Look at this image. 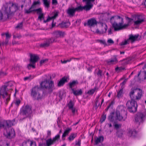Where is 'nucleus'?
Listing matches in <instances>:
<instances>
[{"label": "nucleus", "instance_id": "nucleus-49", "mask_svg": "<svg viewBox=\"0 0 146 146\" xmlns=\"http://www.w3.org/2000/svg\"><path fill=\"white\" fill-rule=\"evenodd\" d=\"M48 61L47 59L41 60L40 62V65L41 66L42 64Z\"/></svg>", "mask_w": 146, "mask_h": 146}, {"label": "nucleus", "instance_id": "nucleus-58", "mask_svg": "<svg viewBox=\"0 0 146 146\" xmlns=\"http://www.w3.org/2000/svg\"><path fill=\"white\" fill-rule=\"evenodd\" d=\"M72 111V114L73 115H74L75 113V112L76 111V109L74 108H73L70 109Z\"/></svg>", "mask_w": 146, "mask_h": 146}, {"label": "nucleus", "instance_id": "nucleus-3", "mask_svg": "<svg viewBox=\"0 0 146 146\" xmlns=\"http://www.w3.org/2000/svg\"><path fill=\"white\" fill-rule=\"evenodd\" d=\"M13 86L11 82H9L8 84L2 86L1 88L0 94L4 100V102L6 105L7 104L8 102L10 99V94L9 93V90H12L9 88Z\"/></svg>", "mask_w": 146, "mask_h": 146}, {"label": "nucleus", "instance_id": "nucleus-23", "mask_svg": "<svg viewBox=\"0 0 146 146\" xmlns=\"http://www.w3.org/2000/svg\"><path fill=\"white\" fill-rule=\"evenodd\" d=\"M104 30L102 31H99L98 29H97L96 31V33L99 34H102L105 33L108 29V26L107 25H105V26L104 27Z\"/></svg>", "mask_w": 146, "mask_h": 146}, {"label": "nucleus", "instance_id": "nucleus-20", "mask_svg": "<svg viewBox=\"0 0 146 146\" xmlns=\"http://www.w3.org/2000/svg\"><path fill=\"white\" fill-rule=\"evenodd\" d=\"M54 34L57 38L63 37L65 33L64 32L58 31L55 32Z\"/></svg>", "mask_w": 146, "mask_h": 146}, {"label": "nucleus", "instance_id": "nucleus-59", "mask_svg": "<svg viewBox=\"0 0 146 146\" xmlns=\"http://www.w3.org/2000/svg\"><path fill=\"white\" fill-rule=\"evenodd\" d=\"M9 39H5V42H3L2 43V44L3 45H7L9 43Z\"/></svg>", "mask_w": 146, "mask_h": 146}, {"label": "nucleus", "instance_id": "nucleus-26", "mask_svg": "<svg viewBox=\"0 0 146 146\" xmlns=\"http://www.w3.org/2000/svg\"><path fill=\"white\" fill-rule=\"evenodd\" d=\"M67 81V78L64 77L59 82L58 86H62L65 83V82Z\"/></svg>", "mask_w": 146, "mask_h": 146}, {"label": "nucleus", "instance_id": "nucleus-34", "mask_svg": "<svg viewBox=\"0 0 146 146\" xmlns=\"http://www.w3.org/2000/svg\"><path fill=\"white\" fill-rule=\"evenodd\" d=\"M66 96L65 94L64 91H60L59 92V96L60 98V100H62L63 98Z\"/></svg>", "mask_w": 146, "mask_h": 146}, {"label": "nucleus", "instance_id": "nucleus-42", "mask_svg": "<svg viewBox=\"0 0 146 146\" xmlns=\"http://www.w3.org/2000/svg\"><path fill=\"white\" fill-rule=\"evenodd\" d=\"M60 137V134H57L52 139L54 143L56 141H58Z\"/></svg>", "mask_w": 146, "mask_h": 146}, {"label": "nucleus", "instance_id": "nucleus-24", "mask_svg": "<svg viewBox=\"0 0 146 146\" xmlns=\"http://www.w3.org/2000/svg\"><path fill=\"white\" fill-rule=\"evenodd\" d=\"M104 140V137L103 136H100L97 137L95 139V143L96 145H97L99 143L102 142Z\"/></svg>", "mask_w": 146, "mask_h": 146}, {"label": "nucleus", "instance_id": "nucleus-2", "mask_svg": "<svg viewBox=\"0 0 146 146\" xmlns=\"http://www.w3.org/2000/svg\"><path fill=\"white\" fill-rule=\"evenodd\" d=\"M126 18L128 20L127 24L124 23L123 18L120 16H114L111 18L110 21L115 31H118L127 28L133 19L128 17H126Z\"/></svg>", "mask_w": 146, "mask_h": 146}, {"label": "nucleus", "instance_id": "nucleus-44", "mask_svg": "<svg viewBox=\"0 0 146 146\" xmlns=\"http://www.w3.org/2000/svg\"><path fill=\"white\" fill-rule=\"evenodd\" d=\"M40 2L39 1H34L32 5H31V8H33V9L35 7V5H38L40 4Z\"/></svg>", "mask_w": 146, "mask_h": 146}, {"label": "nucleus", "instance_id": "nucleus-17", "mask_svg": "<svg viewBox=\"0 0 146 146\" xmlns=\"http://www.w3.org/2000/svg\"><path fill=\"white\" fill-rule=\"evenodd\" d=\"M39 59V57L35 54H31L30 55V62H33L35 63Z\"/></svg>", "mask_w": 146, "mask_h": 146}, {"label": "nucleus", "instance_id": "nucleus-57", "mask_svg": "<svg viewBox=\"0 0 146 146\" xmlns=\"http://www.w3.org/2000/svg\"><path fill=\"white\" fill-rule=\"evenodd\" d=\"M5 36L6 39H9L11 37V35H10L8 33H5Z\"/></svg>", "mask_w": 146, "mask_h": 146}, {"label": "nucleus", "instance_id": "nucleus-64", "mask_svg": "<svg viewBox=\"0 0 146 146\" xmlns=\"http://www.w3.org/2000/svg\"><path fill=\"white\" fill-rule=\"evenodd\" d=\"M20 102H21L20 100H18L16 101V102L15 103V104L17 105L18 106L20 103Z\"/></svg>", "mask_w": 146, "mask_h": 146}, {"label": "nucleus", "instance_id": "nucleus-18", "mask_svg": "<svg viewBox=\"0 0 146 146\" xmlns=\"http://www.w3.org/2000/svg\"><path fill=\"white\" fill-rule=\"evenodd\" d=\"M78 84V82L77 80H73L71 82H70L68 84V85L70 88H71L72 90V89H74L73 88L77 85Z\"/></svg>", "mask_w": 146, "mask_h": 146}, {"label": "nucleus", "instance_id": "nucleus-39", "mask_svg": "<svg viewBox=\"0 0 146 146\" xmlns=\"http://www.w3.org/2000/svg\"><path fill=\"white\" fill-rule=\"evenodd\" d=\"M33 9V8H31V6L29 9H26L25 10V13L29 14L31 13L33 11H34V9Z\"/></svg>", "mask_w": 146, "mask_h": 146}, {"label": "nucleus", "instance_id": "nucleus-56", "mask_svg": "<svg viewBox=\"0 0 146 146\" xmlns=\"http://www.w3.org/2000/svg\"><path fill=\"white\" fill-rule=\"evenodd\" d=\"M81 143V140L80 139H78V141H76L75 145H76L80 146Z\"/></svg>", "mask_w": 146, "mask_h": 146}, {"label": "nucleus", "instance_id": "nucleus-21", "mask_svg": "<svg viewBox=\"0 0 146 146\" xmlns=\"http://www.w3.org/2000/svg\"><path fill=\"white\" fill-rule=\"evenodd\" d=\"M114 114L115 113L114 112H112L108 117V119L110 121L113 122L115 120H117V117H116V116L115 117L114 116Z\"/></svg>", "mask_w": 146, "mask_h": 146}, {"label": "nucleus", "instance_id": "nucleus-50", "mask_svg": "<svg viewBox=\"0 0 146 146\" xmlns=\"http://www.w3.org/2000/svg\"><path fill=\"white\" fill-rule=\"evenodd\" d=\"M96 74L98 77H100L102 76V71L100 70H99Z\"/></svg>", "mask_w": 146, "mask_h": 146}, {"label": "nucleus", "instance_id": "nucleus-61", "mask_svg": "<svg viewBox=\"0 0 146 146\" xmlns=\"http://www.w3.org/2000/svg\"><path fill=\"white\" fill-rule=\"evenodd\" d=\"M124 69V68L121 67H117L115 69V70H123Z\"/></svg>", "mask_w": 146, "mask_h": 146}, {"label": "nucleus", "instance_id": "nucleus-37", "mask_svg": "<svg viewBox=\"0 0 146 146\" xmlns=\"http://www.w3.org/2000/svg\"><path fill=\"white\" fill-rule=\"evenodd\" d=\"M123 131L122 130H118L116 133V135L118 137H120L122 136L123 135Z\"/></svg>", "mask_w": 146, "mask_h": 146}, {"label": "nucleus", "instance_id": "nucleus-8", "mask_svg": "<svg viewBox=\"0 0 146 146\" xmlns=\"http://www.w3.org/2000/svg\"><path fill=\"white\" fill-rule=\"evenodd\" d=\"M146 116V110L143 109L137 113L135 115V120L137 123L139 125L143 121L145 118Z\"/></svg>", "mask_w": 146, "mask_h": 146}, {"label": "nucleus", "instance_id": "nucleus-11", "mask_svg": "<svg viewBox=\"0 0 146 146\" xmlns=\"http://www.w3.org/2000/svg\"><path fill=\"white\" fill-rule=\"evenodd\" d=\"M13 125V123L10 120L5 121L2 120L0 121V128H3L6 129V127H9Z\"/></svg>", "mask_w": 146, "mask_h": 146}, {"label": "nucleus", "instance_id": "nucleus-13", "mask_svg": "<svg viewBox=\"0 0 146 146\" xmlns=\"http://www.w3.org/2000/svg\"><path fill=\"white\" fill-rule=\"evenodd\" d=\"M95 0H83V2H86V5L84 7V9L86 11L89 10L92 8L93 5L91 3V2H94Z\"/></svg>", "mask_w": 146, "mask_h": 146}, {"label": "nucleus", "instance_id": "nucleus-54", "mask_svg": "<svg viewBox=\"0 0 146 146\" xmlns=\"http://www.w3.org/2000/svg\"><path fill=\"white\" fill-rule=\"evenodd\" d=\"M96 107L97 109L100 105V100H96Z\"/></svg>", "mask_w": 146, "mask_h": 146}, {"label": "nucleus", "instance_id": "nucleus-41", "mask_svg": "<svg viewBox=\"0 0 146 146\" xmlns=\"http://www.w3.org/2000/svg\"><path fill=\"white\" fill-rule=\"evenodd\" d=\"M75 9L76 11H81L84 9V7L80 6L76 8Z\"/></svg>", "mask_w": 146, "mask_h": 146}, {"label": "nucleus", "instance_id": "nucleus-43", "mask_svg": "<svg viewBox=\"0 0 146 146\" xmlns=\"http://www.w3.org/2000/svg\"><path fill=\"white\" fill-rule=\"evenodd\" d=\"M96 88L95 87L94 89L89 90L88 92V93L90 95L93 94L95 91L96 90Z\"/></svg>", "mask_w": 146, "mask_h": 146}, {"label": "nucleus", "instance_id": "nucleus-53", "mask_svg": "<svg viewBox=\"0 0 146 146\" xmlns=\"http://www.w3.org/2000/svg\"><path fill=\"white\" fill-rule=\"evenodd\" d=\"M114 126L115 128L117 131L118 130V129L121 127V125L120 124H115Z\"/></svg>", "mask_w": 146, "mask_h": 146}, {"label": "nucleus", "instance_id": "nucleus-28", "mask_svg": "<svg viewBox=\"0 0 146 146\" xmlns=\"http://www.w3.org/2000/svg\"><path fill=\"white\" fill-rule=\"evenodd\" d=\"M76 11L74 8H69L68 9L67 13L69 15L73 16L74 14Z\"/></svg>", "mask_w": 146, "mask_h": 146}, {"label": "nucleus", "instance_id": "nucleus-27", "mask_svg": "<svg viewBox=\"0 0 146 146\" xmlns=\"http://www.w3.org/2000/svg\"><path fill=\"white\" fill-rule=\"evenodd\" d=\"M58 16V14L57 13H55L53 16H52L51 17H50L49 16H48L47 19L46 20H44V23H46V22H47L49 21H50L52 19H55L56 17H57Z\"/></svg>", "mask_w": 146, "mask_h": 146}, {"label": "nucleus", "instance_id": "nucleus-63", "mask_svg": "<svg viewBox=\"0 0 146 146\" xmlns=\"http://www.w3.org/2000/svg\"><path fill=\"white\" fill-rule=\"evenodd\" d=\"M7 74L6 73H5L4 72H0V76H4L6 75Z\"/></svg>", "mask_w": 146, "mask_h": 146}, {"label": "nucleus", "instance_id": "nucleus-33", "mask_svg": "<svg viewBox=\"0 0 146 146\" xmlns=\"http://www.w3.org/2000/svg\"><path fill=\"white\" fill-rule=\"evenodd\" d=\"M46 146H50L52 145L54 142L51 138L48 139L46 141Z\"/></svg>", "mask_w": 146, "mask_h": 146}, {"label": "nucleus", "instance_id": "nucleus-40", "mask_svg": "<svg viewBox=\"0 0 146 146\" xmlns=\"http://www.w3.org/2000/svg\"><path fill=\"white\" fill-rule=\"evenodd\" d=\"M114 103V102L113 101H111L109 105L108 106L107 108L106 109V110L107 111L110 108H112Z\"/></svg>", "mask_w": 146, "mask_h": 146}, {"label": "nucleus", "instance_id": "nucleus-30", "mask_svg": "<svg viewBox=\"0 0 146 146\" xmlns=\"http://www.w3.org/2000/svg\"><path fill=\"white\" fill-rule=\"evenodd\" d=\"M70 23L69 22H62L61 24H60V26L62 28H67V27L70 26Z\"/></svg>", "mask_w": 146, "mask_h": 146}, {"label": "nucleus", "instance_id": "nucleus-32", "mask_svg": "<svg viewBox=\"0 0 146 146\" xmlns=\"http://www.w3.org/2000/svg\"><path fill=\"white\" fill-rule=\"evenodd\" d=\"M43 4L45 7L48 8L50 7V1L48 0H42Z\"/></svg>", "mask_w": 146, "mask_h": 146}, {"label": "nucleus", "instance_id": "nucleus-31", "mask_svg": "<svg viewBox=\"0 0 146 146\" xmlns=\"http://www.w3.org/2000/svg\"><path fill=\"white\" fill-rule=\"evenodd\" d=\"M77 133H72L71 134L69 137L68 138L69 140L70 141H72L76 137Z\"/></svg>", "mask_w": 146, "mask_h": 146}, {"label": "nucleus", "instance_id": "nucleus-52", "mask_svg": "<svg viewBox=\"0 0 146 146\" xmlns=\"http://www.w3.org/2000/svg\"><path fill=\"white\" fill-rule=\"evenodd\" d=\"M23 23L22 22H21L17 25V26L16 27V28L17 29H21L23 27Z\"/></svg>", "mask_w": 146, "mask_h": 146}, {"label": "nucleus", "instance_id": "nucleus-14", "mask_svg": "<svg viewBox=\"0 0 146 146\" xmlns=\"http://www.w3.org/2000/svg\"><path fill=\"white\" fill-rule=\"evenodd\" d=\"M106 63L108 65L113 64L117 62V60L116 56H114L110 59L106 60Z\"/></svg>", "mask_w": 146, "mask_h": 146}, {"label": "nucleus", "instance_id": "nucleus-55", "mask_svg": "<svg viewBox=\"0 0 146 146\" xmlns=\"http://www.w3.org/2000/svg\"><path fill=\"white\" fill-rule=\"evenodd\" d=\"M72 130V129L70 128H68L66 129L64 131V133L68 135Z\"/></svg>", "mask_w": 146, "mask_h": 146}, {"label": "nucleus", "instance_id": "nucleus-48", "mask_svg": "<svg viewBox=\"0 0 146 146\" xmlns=\"http://www.w3.org/2000/svg\"><path fill=\"white\" fill-rule=\"evenodd\" d=\"M39 15L38 17V19H39L40 21H41L42 19H44V16L43 13H40V14H39Z\"/></svg>", "mask_w": 146, "mask_h": 146}, {"label": "nucleus", "instance_id": "nucleus-1", "mask_svg": "<svg viewBox=\"0 0 146 146\" xmlns=\"http://www.w3.org/2000/svg\"><path fill=\"white\" fill-rule=\"evenodd\" d=\"M142 95V91L139 88H136L130 92L129 96L131 100L128 101L126 104L127 109L129 112L134 113L137 111V105L135 100H140Z\"/></svg>", "mask_w": 146, "mask_h": 146}, {"label": "nucleus", "instance_id": "nucleus-12", "mask_svg": "<svg viewBox=\"0 0 146 146\" xmlns=\"http://www.w3.org/2000/svg\"><path fill=\"white\" fill-rule=\"evenodd\" d=\"M97 23L98 22L96 19L93 18L88 19L87 23H84V26H86L87 25L90 27H93L96 25Z\"/></svg>", "mask_w": 146, "mask_h": 146}, {"label": "nucleus", "instance_id": "nucleus-5", "mask_svg": "<svg viewBox=\"0 0 146 146\" xmlns=\"http://www.w3.org/2000/svg\"><path fill=\"white\" fill-rule=\"evenodd\" d=\"M40 86L42 88H45L47 90V94H50L55 89L53 82L51 81L49 82L46 79L40 83Z\"/></svg>", "mask_w": 146, "mask_h": 146}, {"label": "nucleus", "instance_id": "nucleus-4", "mask_svg": "<svg viewBox=\"0 0 146 146\" xmlns=\"http://www.w3.org/2000/svg\"><path fill=\"white\" fill-rule=\"evenodd\" d=\"M19 8L17 4L9 2L6 3L3 5L2 9L7 13V16L9 17L10 15L15 12L18 10Z\"/></svg>", "mask_w": 146, "mask_h": 146}, {"label": "nucleus", "instance_id": "nucleus-46", "mask_svg": "<svg viewBox=\"0 0 146 146\" xmlns=\"http://www.w3.org/2000/svg\"><path fill=\"white\" fill-rule=\"evenodd\" d=\"M34 76H32L31 75H29L28 76L25 77L24 79L25 80H30L31 79H33L34 78Z\"/></svg>", "mask_w": 146, "mask_h": 146}, {"label": "nucleus", "instance_id": "nucleus-38", "mask_svg": "<svg viewBox=\"0 0 146 146\" xmlns=\"http://www.w3.org/2000/svg\"><path fill=\"white\" fill-rule=\"evenodd\" d=\"M123 94V89H121L117 92V97L119 98H120L122 96Z\"/></svg>", "mask_w": 146, "mask_h": 146}, {"label": "nucleus", "instance_id": "nucleus-51", "mask_svg": "<svg viewBox=\"0 0 146 146\" xmlns=\"http://www.w3.org/2000/svg\"><path fill=\"white\" fill-rule=\"evenodd\" d=\"M106 118V115L103 114L102 116V118L100 120L101 122H102L105 121Z\"/></svg>", "mask_w": 146, "mask_h": 146}, {"label": "nucleus", "instance_id": "nucleus-22", "mask_svg": "<svg viewBox=\"0 0 146 146\" xmlns=\"http://www.w3.org/2000/svg\"><path fill=\"white\" fill-rule=\"evenodd\" d=\"M137 133V132L135 130H129L128 132L127 135L129 137H134L136 136Z\"/></svg>", "mask_w": 146, "mask_h": 146}, {"label": "nucleus", "instance_id": "nucleus-10", "mask_svg": "<svg viewBox=\"0 0 146 146\" xmlns=\"http://www.w3.org/2000/svg\"><path fill=\"white\" fill-rule=\"evenodd\" d=\"M32 113L31 107L29 105L26 106L25 107L23 108L21 113L23 115H26L27 117L29 116Z\"/></svg>", "mask_w": 146, "mask_h": 146}, {"label": "nucleus", "instance_id": "nucleus-60", "mask_svg": "<svg viewBox=\"0 0 146 146\" xmlns=\"http://www.w3.org/2000/svg\"><path fill=\"white\" fill-rule=\"evenodd\" d=\"M13 38H18L19 39L21 37V36L20 35H13Z\"/></svg>", "mask_w": 146, "mask_h": 146}, {"label": "nucleus", "instance_id": "nucleus-16", "mask_svg": "<svg viewBox=\"0 0 146 146\" xmlns=\"http://www.w3.org/2000/svg\"><path fill=\"white\" fill-rule=\"evenodd\" d=\"M55 40L53 38L48 39L44 43L40 44V46L42 47H47L49 46V44L54 41Z\"/></svg>", "mask_w": 146, "mask_h": 146}, {"label": "nucleus", "instance_id": "nucleus-25", "mask_svg": "<svg viewBox=\"0 0 146 146\" xmlns=\"http://www.w3.org/2000/svg\"><path fill=\"white\" fill-rule=\"evenodd\" d=\"M72 93L76 96L80 95L82 94V92L81 89L76 90L72 89Z\"/></svg>", "mask_w": 146, "mask_h": 146}, {"label": "nucleus", "instance_id": "nucleus-9", "mask_svg": "<svg viewBox=\"0 0 146 146\" xmlns=\"http://www.w3.org/2000/svg\"><path fill=\"white\" fill-rule=\"evenodd\" d=\"M135 21H134V25H139L145 21V17L143 15H136L135 16Z\"/></svg>", "mask_w": 146, "mask_h": 146}, {"label": "nucleus", "instance_id": "nucleus-6", "mask_svg": "<svg viewBox=\"0 0 146 146\" xmlns=\"http://www.w3.org/2000/svg\"><path fill=\"white\" fill-rule=\"evenodd\" d=\"M31 96L35 100H40L42 97L41 91L38 86H35L31 89Z\"/></svg>", "mask_w": 146, "mask_h": 146}, {"label": "nucleus", "instance_id": "nucleus-19", "mask_svg": "<svg viewBox=\"0 0 146 146\" xmlns=\"http://www.w3.org/2000/svg\"><path fill=\"white\" fill-rule=\"evenodd\" d=\"M139 36V35H129V37L128 39L129 40H129H131V42L132 43L137 39Z\"/></svg>", "mask_w": 146, "mask_h": 146}, {"label": "nucleus", "instance_id": "nucleus-47", "mask_svg": "<svg viewBox=\"0 0 146 146\" xmlns=\"http://www.w3.org/2000/svg\"><path fill=\"white\" fill-rule=\"evenodd\" d=\"M129 40L127 39V40H125L124 41L122 42L120 44V45L121 46L126 45L127 44H129Z\"/></svg>", "mask_w": 146, "mask_h": 146}, {"label": "nucleus", "instance_id": "nucleus-15", "mask_svg": "<svg viewBox=\"0 0 146 146\" xmlns=\"http://www.w3.org/2000/svg\"><path fill=\"white\" fill-rule=\"evenodd\" d=\"M7 134L5 135V136L9 138H12L14 137L15 135L14 130L13 128H11L9 132H7Z\"/></svg>", "mask_w": 146, "mask_h": 146}, {"label": "nucleus", "instance_id": "nucleus-35", "mask_svg": "<svg viewBox=\"0 0 146 146\" xmlns=\"http://www.w3.org/2000/svg\"><path fill=\"white\" fill-rule=\"evenodd\" d=\"M27 68L29 69H30L31 68H35V63L33 62H30L27 66Z\"/></svg>", "mask_w": 146, "mask_h": 146}, {"label": "nucleus", "instance_id": "nucleus-62", "mask_svg": "<svg viewBox=\"0 0 146 146\" xmlns=\"http://www.w3.org/2000/svg\"><path fill=\"white\" fill-rule=\"evenodd\" d=\"M107 42L108 43L110 44H113L114 43V41L111 39H108L107 41Z\"/></svg>", "mask_w": 146, "mask_h": 146}, {"label": "nucleus", "instance_id": "nucleus-45", "mask_svg": "<svg viewBox=\"0 0 146 146\" xmlns=\"http://www.w3.org/2000/svg\"><path fill=\"white\" fill-rule=\"evenodd\" d=\"M34 11L37 12V14H39L42 13V9L41 8H39L36 9H34Z\"/></svg>", "mask_w": 146, "mask_h": 146}, {"label": "nucleus", "instance_id": "nucleus-7", "mask_svg": "<svg viewBox=\"0 0 146 146\" xmlns=\"http://www.w3.org/2000/svg\"><path fill=\"white\" fill-rule=\"evenodd\" d=\"M119 111H121V114L119 111H117L115 112L116 119L120 121H125L127 117V111L125 110V108L122 106L119 107Z\"/></svg>", "mask_w": 146, "mask_h": 146}, {"label": "nucleus", "instance_id": "nucleus-36", "mask_svg": "<svg viewBox=\"0 0 146 146\" xmlns=\"http://www.w3.org/2000/svg\"><path fill=\"white\" fill-rule=\"evenodd\" d=\"M74 106V104L72 102V100H70L69 103L68 104V106L69 109H70L73 108Z\"/></svg>", "mask_w": 146, "mask_h": 146}, {"label": "nucleus", "instance_id": "nucleus-29", "mask_svg": "<svg viewBox=\"0 0 146 146\" xmlns=\"http://www.w3.org/2000/svg\"><path fill=\"white\" fill-rule=\"evenodd\" d=\"M9 17H7V13L6 15L5 14L3 16L2 12L1 11H0V21L2 20H6Z\"/></svg>", "mask_w": 146, "mask_h": 146}]
</instances>
